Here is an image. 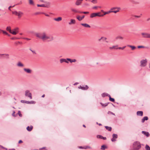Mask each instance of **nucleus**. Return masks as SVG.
Listing matches in <instances>:
<instances>
[{
	"mask_svg": "<svg viewBox=\"0 0 150 150\" xmlns=\"http://www.w3.org/2000/svg\"><path fill=\"white\" fill-rule=\"evenodd\" d=\"M105 127L107 130H108L109 131H111V130L112 128L111 127L105 126Z\"/></svg>",
	"mask_w": 150,
	"mask_h": 150,
	"instance_id": "obj_32",
	"label": "nucleus"
},
{
	"mask_svg": "<svg viewBox=\"0 0 150 150\" xmlns=\"http://www.w3.org/2000/svg\"><path fill=\"white\" fill-rule=\"evenodd\" d=\"M91 149L92 148L91 147L89 146H86L84 147V149Z\"/></svg>",
	"mask_w": 150,
	"mask_h": 150,
	"instance_id": "obj_44",
	"label": "nucleus"
},
{
	"mask_svg": "<svg viewBox=\"0 0 150 150\" xmlns=\"http://www.w3.org/2000/svg\"><path fill=\"white\" fill-rule=\"evenodd\" d=\"M148 62V60L146 59H143L140 62V63L141 65L142 66H145L147 64Z\"/></svg>",
	"mask_w": 150,
	"mask_h": 150,
	"instance_id": "obj_9",
	"label": "nucleus"
},
{
	"mask_svg": "<svg viewBox=\"0 0 150 150\" xmlns=\"http://www.w3.org/2000/svg\"><path fill=\"white\" fill-rule=\"evenodd\" d=\"M71 11L72 12H74V13H79L80 11H78L76 9L74 8H71Z\"/></svg>",
	"mask_w": 150,
	"mask_h": 150,
	"instance_id": "obj_29",
	"label": "nucleus"
},
{
	"mask_svg": "<svg viewBox=\"0 0 150 150\" xmlns=\"http://www.w3.org/2000/svg\"><path fill=\"white\" fill-rule=\"evenodd\" d=\"M104 140H105L106 139V137H103L102 139Z\"/></svg>",
	"mask_w": 150,
	"mask_h": 150,
	"instance_id": "obj_59",
	"label": "nucleus"
},
{
	"mask_svg": "<svg viewBox=\"0 0 150 150\" xmlns=\"http://www.w3.org/2000/svg\"><path fill=\"white\" fill-rule=\"evenodd\" d=\"M118 47L117 45H113L112 47H109V49L110 50H112V49H117L118 48L117 47Z\"/></svg>",
	"mask_w": 150,
	"mask_h": 150,
	"instance_id": "obj_18",
	"label": "nucleus"
},
{
	"mask_svg": "<svg viewBox=\"0 0 150 150\" xmlns=\"http://www.w3.org/2000/svg\"><path fill=\"white\" fill-rule=\"evenodd\" d=\"M76 18L79 21H81L82 19L81 18V17L79 16H76Z\"/></svg>",
	"mask_w": 150,
	"mask_h": 150,
	"instance_id": "obj_36",
	"label": "nucleus"
},
{
	"mask_svg": "<svg viewBox=\"0 0 150 150\" xmlns=\"http://www.w3.org/2000/svg\"><path fill=\"white\" fill-rule=\"evenodd\" d=\"M109 95H110L108 94V93H103L102 94H101V96H102V97H104L106 96H109Z\"/></svg>",
	"mask_w": 150,
	"mask_h": 150,
	"instance_id": "obj_30",
	"label": "nucleus"
},
{
	"mask_svg": "<svg viewBox=\"0 0 150 150\" xmlns=\"http://www.w3.org/2000/svg\"><path fill=\"white\" fill-rule=\"evenodd\" d=\"M138 48H145V47L143 46H139L137 47Z\"/></svg>",
	"mask_w": 150,
	"mask_h": 150,
	"instance_id": "obj_46",
	"label": "nucleus"
},
{
	"mask_svg": "<svg viewBox=\"0 0 150 150\" xmlns=\"http://www.w3.org/2000/svg\"><path fill=\"white\" fill-rule=\"evenodd\" d=\"M22 141L21 140H19V142H18V143H22Z\"/></svg>",
	"mask_w": 150,
	"mask_h": 150,
	"instance_id": "obj_60",
	"label": "nucleus"
},
{
	"mask_svg": "<svg viewBox=\"0 0 150 150\" xmlns=\"http://www.w3.org/2000/svg\"><path fill=\"white\" fill-rule=\"evenodd\" d=\"M23 39H25L27 40H30V39H29V38H23Z\"/></svg>",
	"mask_w": 150,
	"mask_h": 150,
	"instance_id": "obj_54",
	"label": "nucleus"
},
{
	"mask_svg": "<svg viewBox=\"0 0 150 150\" xmlns=\"http://www.w3.org/2000/svg\"><path fill=\"white\" fill-rule=\"evenodd\" d=\"M25 96L29 97L30 99H32V94L28 90L26 91L25 92Z\"/></svg>",
	"mask_w": 150,
	"mask_h": 150,
	"instance_id": "obj_7",
	"label": "nucleus"
},
{
	"mask_svg": "<svg viewBox=\"0 0 150 150\" xmlns=\"http://www.w3.org/2000/svg\"><path fill=\"white\" fill-rule=\"evenodd\" d=\"M120 10H117V11H116L115 10V11H111V12H112V13H116L117 12H119Z\"/></svg>",
	"mask_w": 150,
	"mask_h": 150,
	"instance_id": "obj_42",
	"label": "nucleus"
},
{
	"mask_svg": "<svg viewBox=\"0 0 150 150\" xmlns=\"http://www.w3.org/2000/svg\"><path fill=\"white\" fill-rule=\"evenodd\" d=\"M82 0H77L75 2V5L76 6H79L82 3Z\"/></svg>",
	"mask_w": 150,
	"mask_h": 150,
	"instance_id": "obj_16",
	"label": "nucleus"
},
{
	"mask_svg": "<svg viewBox=\"0 0 150 150\" xmlns=\"http://www.w3.org/2000/svg\"><path fill=\"white\" fill-rule=\"evenodd\" d=\"M100 8V7H98L97 6H95L93 7L92 8L93 9H97L98 8Z\"/></svg>",
	"mask_w": 150,
	"mask_h": 150,
	"instance_id": "obj_45",
	"label": "nucleus"
},
{
	"mask_svg": "<svg viewBox=\"0 0 150 150\" xmlns=\"http://www.w3.org/2000/svg\"><path fill=\"white\" fill-rule=\"evenodd\" d=\"M127 46L128 47L130 48L132 50H134L136 48V47H135V46H132V45H127Z\"/></svg>",
	"mask_w": 150,
	"mask_h": 150,
	"instance_id": "obj_20",
	"label": "nucleus"
},
{
	"mask_svg": "<svg viewBox=\"0 0 150 150\" xmlns=\"http://www.w3.org/2000/svg\"><path fill=\"white\" fill-rule=\"evenodd\" d=\"M84 17H85V16L84 15H83L82 17H81L82 19H83L84 18Z\"/></svg>",
	"mask_w": 150,
	"mask_h": 150,
	"instance_id": "obj_62",
	"label": "nucleus"
},
{
	"mask_svg": "<svg viewBox=\"0 0 150 150\" xmlns=\"http://www.w3.org/2000/svg\"><path fill=\"white\" fill-rule=\"evenodd\" d=\"M124 38L122 36L119 35L117 36L116 38L115 39L116 40H123L124 39Z\"/></svg>",
	"mask_w": 150,
	"mask_h": 150,
	"instance_id": "obj_19",
	"label": "nucleus"
},
{
	"mask_svg": "<svg viewBox=\"0 0 150 150\" xmlns=\"http://www.w3.org/2000/svg\"><path fill=\"white\" fill-rule=\"evenodd\" d=\"M126 47V46H124L122 47H119L118 48H117L118 49H121V50H123L124 48H125Z\"/></svg>",
	"mask_w": 150,
	"mask_h": 150,
	"instance_id": "obj_47",
	"label": "nucleus"
},
{
	"mask_svg": "<svg viewBox=\"0 0 150 150\" xmlns=\"http://www.w3.org/2000/svg\"><path fill=\"white\" fill-rule=\"evenodd\" d=\"M54 20L57 22H59L62 21V18L61 17H58L54 18Z\"/></svg>",
	"mask_w": 150,
	"mask_h": 150,
	"instance_id": "obj_15",
	"label": "nucleus"
},
{
	"mask_svg": "<svg viewBox=\"0 0 150 150\" xmlns=\"http://www.w3.org/2000/svg\"><path fill=\"white\" fill-rule=\"evenodd\" d=\"M79 13H84V14H88L89 13V12H79Z\"/></svg>",
	"mask_w": 150,
	"mask_h": 150,
	"instance_id": "obj_50",
	"label": "nucleus"
},
{
	"mask_svg": "<svg viewBox=\"0 0 150 150\" xmlns=\"http://www.w3.org/2000/svg\"><path fill=\"white\" fill-rule=\"evenodd\" d=\"M97 137L98 138H99V139H102L103 136L100 135H97Z\"/></svg>",
	"mask_w": 150,
	"mask_h": 150,
	"instance_id": "obj_43",
	"label": "nucleus"
},
{
	"mask_svg": "<svg viewBox=\"0 0 150 150\" xmlns=\"http://www.w3.org/2000/svg\"><path fill=\"white\" fill-rule=\"evenodd\" d=\"M29 3L30 4L33 5H34V2L32 0H29Z\"/></svg>",
	"mask_w": 150,
	"mask_h": 150,
	"instance_id": "obj_39",
	"label": "nucleus"
},
{
	"mask_svg": "<svg viewBox=\"0 0 150 150\" xmlns=\"http://www.w3.org/2000/svg\"><path fill=\"white\" fill-rule=\"evenodd\" d=\"M0 148L5 149H6V150H7V148H5L4 147H3L2 146H1V145H0Z\"/></svg>",
	"mask_w": 150,
	"mask_h": 150,
	"instance_id": "obj_53",
	"label": "nucleus"
},
{
	"mask_svg": "<svg viewBox=\"0 0 150 150\" xmlns=\"http://www.w3.org/2000/svg\"><path fill=\"white\" fill-rule=\"evenodd\" d=\"M110 113V114H112V115H115V114L113 113L112 112H109Z\"/></svg>",
	"mask_w": 150,
	"mask_h": 150,
	"instance_id": "obj_61",
	"label": "nucleus"
},
{
	"mask_svg": "<svg viewBox=\"0 0 150 150\" xmlns=\"http://www.w3.org/2000/svg\"><path fill=\"white\" fill-rule=\"evenodd\" d=\"M35 36L43 41L51 42L54 40L53 36L48 35L45 32L41 33H36L35 34Z\"/></svg>",
	"mask_w": 150,
	"mask_h": 150,
	"instance_id": "obj_1",
	"label": "nucleus"
},
{
	"mask_svg": "<svg viewBox=\"0 0 150 150\" xmlns=\"http://www.w3.org/2000/svg\"><path fill=\"white\" fill-rule=\"evenodd\" d=\"M17 66H23L24 64L21 61H18L17 64Z\"/></svg>",
	"mask_w": 150,
	"mask_h": 150,
	"instance_id": "obj_31",
	"label": "nucleus"
},
{
	"mask_svg": "<svg viewBox=\"0 0 150 150\" xmlns=\"http://www.w3.org/2000/svg\"><path fill=\"white\" fill-rule=\"evenodd\" d=\"M76 23V21L74 19H71L70 21L68 23V24L69 25L75 24Z\"/></svg>",
	"mask_w": 150,
	"mask_h": 150,
	"instance_id": "obj_12",
	"label": "nucleus"
},
{
	"mask_svg": "<svg viewBox=\"0 0 150 150\" xmlns=\"http://www.w3.org/2000/svg\"><path fill=\"white\" fill-rule=\"evenodd\" d=\"M110 13H111V11L110 10L108 12H104V14L103 15L104 16V15H105L106 14H108Z\"/></svg>",
	"mask_w": 150,
	"mask_h": 150,
	"instance_id": "obj_38",
	"label": "nucleus"
},
{
	"mask_svg": "<svg viewBox=\"0 0 150 150\" xmlns=\"http://www.w3.org/2000/svg\"><path fill=\"white\" fill-rule=\"evenodd\" d=\"M137 115L139 116H142L143 115V112L142 111H138L137 112Z\"/></svg>",
	"mask_w": 150,
	"mask_h": 150,
	"instance_id": "obj_25",
	"label": "nucleus"
},
{
	"mask_svg": "<svg viewBox=\"0 0 150 150\" xmlns=\"http://www.w3.org/2000/svg\"><path fill=\"white\" fill-rule=\"evenodd\" d=\"M15 112L14 111H13V113L12 114V115L14 117H16L17 115H15Z\"/></svg>",
	"mask_w": 150,
	"mask_h": 150,
	"instance_id": "obj_52",
	"label": "nucleus"
},
{
	"mask_svg": "<svg viewBox=\"0 0 150 150\" xmlns=\"http://www.w3.org/2000/svg\"><path fill=\"white\" fill-rule=\"evenodd\" d=\"M106 148V146L105 145H103L101 146V149L102 150H104Z\"/></svg>",
	"mask_w": 150,
	"mask_h": 150,
	"instance_id": "obj_37",
	"label": "nucleus"
},
{
	"mask_svg": "<svg viewBox=\"0 0 150 150\" xmlns=\"http://www.w3.org/2000/svg\"><path fill=\"white\" fill-rule=\"evenodd\" d=\"M25 103L27 104H35V102L34 101L32 100L30 101H25Z\"/></svg>",
	"mask_w": 150,
	"mask_h": 150,
	"instance_id": "obj_26",
	"label": "nucleus"
},
{
	"mask_svg": "<svg viewBox=\"0 0 150 150\" xmlns=\"http://www.w3.org/2000/svg\"><path fill=\"white\" fill-rule=\"evenodd\" d=\"M45 147H43L42 148H41L40 149V150H47L46 149H45V150H42L45 149Z\"/></svg>",
	"mask_w": 150,
	"mask_h": 150,
	"instance_id": "obj_55",
	"label": "nucleus"
},
{
	"mask_svg": "<svg viewBox=\"0 0 150 150\" xmlns=\"http://www.w3.org/2000/svg\"><path fill=\"white\" fill-rule=\"evenodd\" d=\"M109 98V100L110 101L112 102H114L115 101V100L114 98H111V96L110 95H109L108 96Z\"/></svg>",
	"mask_w": 150,
	"mask_h": 150,
	"instance_id": "obj_35",
	"label": "nucleus"
},
{
	"mask_svg": "<svg viewBox=\"0 0 150 150\" xmlns=\"http://www.w3.org/2000/svg\"><path fill=\"white\" fill-rule=\"evenodd\" d=\"M4 56V57L7 59L9 58V55L8 54H1V57Z\"/></svg>",
	"mask_w": 150,
	"mask_h": 150,
	"instance_id": "obj_13",
	"label": "nucleus"
},
{
	"mask_svg": "<svg viewBox=\"0 0 150 150\" xmlns=\"http://www.w3.org/2000/svg\"><path fill=\"white\" fill-rule=\"evenodd\" d=\"M115 9L120 10L121 8H120V7H112V8H111L110 9V10L111 11H113L114 10H115Z\"/></svg>",
	"mask_w": 150,
	"mask_h": 150,
	"instance_id": "obj_24",
	"label": "nucleus"
},
{
	"mask_svg": "<svg viewBox=\"0 0 150 150\" xmlns=\"http://www.w3.org/2000/svg\"><path fill=\"white\" fill-rule=\"evenodd\" d=\"M18 114L20 117H21L22 116V115L21 114V112L20 111H18Z\"/></svg>",
	"mask_w": 150,
	"mask_h": 150,
	"instance_id": "obj_51",
	"label": "nucleus"
},
{
	"mask_svg": "<svg viewBox=\"0 0 150 150\" xmlns=\"http://www.w3.org/2000/svg\"><path fill=\"white\" fill-rule=\"evenodd\" d=\"M148 117H147L146 116L144 117L143 118V119L142 120V123H143L144 122L145 120H148Z\"/></svg>",
	"mask_w": 150,
	"mask_h": 150,
	"instance_id": "obj_28",
	"label": "nucleus"
},
{
	"mask_svg": "<svg viewBox=\"0 0 150 150\" xmlns=\"http://www.w3.org/2000/svg\"><path fill=\"white\" fill-rule=\"evenodd\" d=\"M2 32L4 34H5V35H8V33L6 31L3 30H2Z\"/></svg>",
	"mask_w": 150,
	"mask_h": 150,
	"instance_id": "obj_49",
	"label": "nucleus"
},
{
	"mask_svg": "<svg viewBox=\"0 0 150 150\" xmlns=\"http://www.w3.org/2000/svg\"><path fill=\"white\" fill-rule=\"evenodd\" d=\"M12 7L11 6H9V7H8V9L9 10H10V8H11V7Z\"/></svg>",
	"mask_w": 150,
	"mask_h": 150,
	"instance_id": "obj_64",
	"label": "nucleus"
},
{
	"mask_svg": "<svg viewBox=\"0 0 150 150\" xmlns=\"http://www.w3.org/2000/svg\"><path fill=\"white\" fill-rule=\"evenodd\" d=\"M33 128V126H28L27 127L26 129L28 131H30L32 130Z\"/></svg>",
	"mask_w": 150,
	"mask_h": 150,
	"instance_id": "obj_23",
	"label": "nucleus"
},
{
	"mask_svg": "<svg viewBox=\"0 0 150 150\" xmlns=\"http://www.w3.org/2000/svg\"><path fill=\"white\" fill-rule=\"evenodd\" d=\"M81 25L86 28H90V25L86 23H81Z\"/></svg>",
	"mask_w": 150,
	"mask_h": 150,
	"instance_id": "obj_22",
	"label": "nucleus"
},
{
	"mask_svg": "<svg viewBox=\"0 0 150 150\" xmlns=\"http://www.w3.org/2000/svg\"><path fill=\"white\" fill-rule=\"evenodd\" d=\"M12 13L17 16L18 18H21L23 15V13L21 11L18 12L16 11H13Z\"/></svg>",
	"mask_w": 150,
	"mask_h": 150,
	"instance_id": "obj_5",
	"label": "nucleus"
},
{
	"mask_svg": "<svg viewBox=\"0 0 150 150\" xmlns=\"http://www.w3.org/2000/svg\"><path fill=\"white\" fill-rule=\"evenodd\" d=\"M117 138V134H112V138L111 139V141L115 142L116 141V139Z\"/></svg>",
	"mask_w": 150,
	"mask_h": 150,
	"instance_id": "obj_11",
	"label": "nucleus"
},
{
	"mask_svg": "<svg viewBox=\"0 0 150 150\" xmlns=\"http://www.w3.org/2000/svg\"><path fill=\"white\" fill-rule=\"evenodd\" d=\"M84 5L85 6H89V4L88 3H86L84 4Z\"/></svg>",
	"mask_w": 150,
	"mask_h": 150,
	"instance_id": "obj_56",
	"label": "nucleus"
},
{
	"mask_svg": "<svg viewBox=\"0 0 150 150\" xmlns=\"http://www.w3.org/2000/svg\"><path fill=\"white\" fill-rule=\"evenodd\" d=\"M79 149H84V147H82V146H79Z\"/></svg>",
	"mask_w": 150,
	"mask_h": 150,
	"instance_id": "obj_58",
	"label": "nucleus"
},
{
	"mask_svg": "<svg viewBox=\"0 0 150 150\" xmlns=\"http://www.w3.org/2000/svg\"><path fill=\"white\" fill-rule=\"evenodd\" d=\"M6 30L7 31H8L10 33H11L12 34H15L13 32V33H11V27H10V26L7 27L6 28Z\"/></svg>",
	"mask_w": 150,
	"mask_h": 150,
	"instance_id": "obj_17",
	"label": "nucleus"
},
{
	"mask_svg": "<svg viewBox=\"0 0 150 150\" xmlns=\"http://www.w3.org/2000/svg\"><path fill=\"white\" fill-rule=\"evenodd\" d=\"M133 147L134 149L139 150L141 148V146L139 142L137 141L133 143Z\"/></svg>",
	"mask_w": 150,
	"mask_h": 150,
	"instance_id": "obj_3",
	"label": "nucleus"
},
{
	"mask_svg": "<svg viewBox=\"0 0 150 150\" xmlns=\"http://www.w3.org/2000/svg\"><path fill=\"white\" fill-rule=\"evenodd\" d=\"M24 70L27 73H31V70L29 69H24Z\"/></svg>",
	"mask_w": 150,
	"mask_h": 150,
	"instance_id": "obj_27",
	"label": "nucleus"
},
{
	"mask_svg": "<svg viewBox=\"0 0 150 150\" xmlns=\"http://www.w3.org/2000/svg\"><path fill=\"white\" fill-rule=\"evenodd\" d=\"M91 2L93 3V4H96L97 3V0H92Z\"/></svg>",
	"mask_w": 150,
	"mask_h": 150,
	"instance_id": "obj_48",
	"label": "nucleus"
},
{
	"mask_svg": "<svg viewBox=\"0 0 150 150\" xmlns=\"http://www.w3.org/2000/svg\"><path fill=\"white\" fill-rule=\"evenodd\" d=\"M18 28H14L13 30H11V33L14 32V34H13L14 35H16L18 32Z\"/></svg>",
	"mask_w": 150,
	"mask_h": 150,
	"instance_id": "obj_14",
	"label": "nucleus"
},
{
	"mask_svg": "<svg viewBox=\"0 0 150 150\" xmlns=\"http://www.w3.org/2000/svg\"><path fill=\"white\" fill-rule=\"evenodd\" d=\"M145 148L146 150H150V147L148 145H146Z\"/></svg>",
	"mask_w": 150,
	"mask_h": 150,
	"instance_id": "obj_40",
	"label": "nucleus"
},
{
	"mask_svg": "<svg viewBox=\"0 0 150 150\" xmlns=\"http://www.w3.org/2000/svg\"><path fill=\"white\" fill-rule=\"evenodd\" d=\"M59 62L61 64H63L64 63L67 64H69V63L72 64L73 63H76L77 62V60L75 59H71L70 58H61L59 59Z\"/></svg>",
	"mask_w": 150,
	"mask_h": 150,
	"instance_id": "obj_2",
	"label": "nucleus"
},
{
	"mask_svg": "<svg viewBox=\"0 0 150 150\" xmlns=\"http://www.w3.org/2000/svg\"><path fill=\"white\" fill-rule=\"evenodd\" d=\"M37 6L38 7H46V6H45V5L44 4H42V5H39L38 4Z\"/></svg>",
	"mask_w": 150,
	"mask_h": 150,
	"instance_id": "obj_41",
	"label": "nucleus"
},
{
	"mask_svg": "<svg viewBox=\"0 0 150 150\" xmlns=\"http://www.w3.org/2000/svg\"><path fill=\"white\" fill-rule=\"evenodd\" d=\"M42 13L45 14V16H49V15L48 14H46V13Z\"/></svg>",
	"mask_w": 150,
	"mask_h": 150,
	"instance_id": "obj_57",
	"label": "nucleus"
},
{
	"mask_svg": "<svg viewBox=\"0 0 150 150\" xmlns=\"http://www.w3.org/2000/svg\"><path fill=\"white\" fill-rule=\"evenodd\" d=\"M100 12L92 13L90 15V17L92 18L96 16L103 17V15H100Z\"/></svg>",
	"mask_w": 150,
	"mask_h": 150,
	"instance_id": "obj_4",
	"label": "nucleus"
},
{
	"mask_svg": "<svg viewBox=\"0 0 150 150\" xmlns=\"http://www.w3.org/2000/svg\"><path fill=\"white\" fill-rule=\"evenodd\" d=\"M101 40H102L103 42H105L107 43H108L109 42V41L107 40V38L105 37L102 36L100 39H98L99 41H100Z\"/></svg>",
	"mask_w": 150,
	"mask_h": 150,
	"instance_id": "obj_8",
	"label": "nucleus"
},
{
	"mask_svg": "<svg viewBox=\"0 0 150 150\" xmlns=\"http://www.w3.org/2000/svg\"><path fill=\"white\" fill-rule=\"evenodd\" d=\"M45 95L44 94H43V95H42V98H43L45 97Z\"/></svg>",
	"mask_w": 150,
	"mask_h": 150,
	"instance_id": "obj_63",
	"label": "nucleus"
},
{
	"mask_svg": "<svg viewBox=\"0 0 150 150\" xmlns=\"http://www.w3.org/2000/svg\"><path fill=\"white\" fill-rule=\"evenodd\" d=\"M100 104L102 105V106L103 107H105L108 104V103H105L103 104L101 103H100Z\"/></svg>",
	"mask_w": 150,
	"mask_h": 150,
	"instance_id": "obj_34",
	"label": "nucleus"
},
{
	"mask_svg": "<svg viewBox=\"0 0 150 150\" xmlns=\"http://www.w3.org/2000/svg\"><path fill=\"white\" fill-rule=\"evenodd\" d=\"M142 134L146 136L147 137H149V134L148 132L143 131H142Z\"/></svg>",
	"mask_w": 150,
	"mask_h": 150,
	"instance_id": "obj_21",
	"label": "nucleus"
},
{
	"mask_svg": "<svg viewBox=\"0 0 150 150\" xmlns=\"http://www.w3.org/2000/svg\"><path fill=\"white\" fill-rule=\"evenodd\" d=\"M29 50L33 53V54H36V52L35 50H32L31 48L29 49Z\"/></svg>",
	"mask_w": 150,
	"mask_h": 150,
	"instance_id": "obj_33",
	"label": "nucleus"
},
{
	"mask_svg": "<svg viewBox=\"0 0 150 150\" xmlns=\"http://www.w3.org/2000/svg\"><path fill=\"white\" fill-rule=\"evenodd\" d=\"M142 37L150 38V33H142L141 34Z\"/></svg>",
	"mask_w": 150,
	"mask_h": 150,
	"instance_id": "obj_6",
	"label": "nucleus"
},
{
	"mask_svg": "<svg viewBox=\"0 0 150 150\" xmlns=\"http://www.w3.org/2000/svg\"><path fill=\"white\" fill-rule=\"evenodd\" d=\"M79 89H81L82 90H87L88 88V87L87 85L85 86H80L78 87Z\"/></svg>",
	"mask_w": 150,
	"mask_h": 150,
	"instance_id": "obj_10",
	"label": "nucleus"
}]
</instances>
